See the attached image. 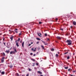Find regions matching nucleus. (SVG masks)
<instances>
[{
	"mask_svg": "<svg viewBox=\"0 0 76 76\" xmlns=\"http://www.w3.org/2000/svg\"><path fill=\"white\" fill-rule=\"evenodd\" d=\"M39 42H37V44H38V43H39Z\"/></svg>",
	"mask_w": 76,
	"mask_h": 76,
	"instance_id": "obj_41",
	"label": "nucleus"
},
{
	"mask_svg": "<svg viewBox=\"0 0 76 76\" xmlns=\"http://www.w3.org/2000/svg\"><path fill=\"white\" fill-rule=\"evenodd\" d=\"M20 43H22V41H20Z\"/></svg>",
	"mask_w": 76,
	"mask_h": 76,
	"instance_id": "obj_51",
	"label": "nucleus"
},
{
	"mask_svg": "<svg viewBox=\"0 0 76 76\" xmlns=\"http://www.w3.org/2000/svg\"><path fill=\"white\" fill-rule=\"evenodd\" d=\"M66 42L68 43V45H72V41L70 40H67L66 41Z\"/></svg>",
	"mask_w": 76,
	"mask_h": 76,
	"instance_id": "obj_1",
	"label": "nucleus"
},
{
	"mask_svg": "<svg viewBox=\"0 0 76 76\" xmlns=\"http://www.w3.org/2000/svg\"><path fill=\"white\" fill-rule=\"evenodd\" d=\"M18 30V29L16 28L15 30V31H17Z\"/></svg>",
	"mask_w": 76,
	"mask_h": 76,
	"instance_id": "obj_42",
	"label": "nucleus"
},
{
	"mask_svg": "<svg viewBox=\"0 0 76 76\" xmlns=\"http://www.w3.org/2000/svg\"><path fill=\"white\" fill-rule=\"evenodd\" d=\"M3 54L4 56H5V53H3Z\"/></svg>",
	"mask_w": 76,
	"mask_h": 76,
	"instance_id": "obj_39",
	"label": "nucleus"
},
{
	"mask_svg": "<svg viewBox=\"0 0 76 76\" xmlns=\"http://www.w3.org/2000/svg\"><path fill=\"white\" fill-rule=\"evenodd\" d=\"M60 30H61V31H63V28H61V29Z\"/></svg>",
	"mask_w": 76,
	"mask_h": 76,
	"instance_id": "obj_37",
	"label": "nucleus"
},
{
	"mask_svg": "<svg viewBox=\"0 0 76 76\" xmlns=\"http://www.w3.org/2000/svg\"><path fill=\"white\" fill-rule=\"evenodd\" d=\"M4 57H3L1 59V63H3L4 62Z\"/></svg>",
	"mask_w": 76,
	"mask_h": 76,
	"instance_id": "obj_2",
	"label": "nucleus"
},
{
	"mask_svg": "<svg viewBox=\"0 0 76 76\" xmlns=\"http://www.w3.org/2000/svg\"><path fill=\"white\" fill-rule=\"evenodd\" d=\"M26 76H29V74H27L26 75Z\"/></svg>",
	"mask_w": 76,
	"mask_h": 76,
	"instance_id": "obj_35",
	"label": "nucleus"
},
{
	"mask_svg": "<svg viewBox=\"0 0 76 76\" xmlns=\"http://www.w3.org/2000/svg\"><path fill=\"white\" fill-rule=\"evenodd\" d=\"M56 57H58V54H56Z\"/></svg>",
	"mask_w": 76,
	"mask_h": 76,
	"instance_id": "obj_26",
	"label": "nucleus"
},
{
	"mask_svg": "<svg viewBox=\"0 0 76 76\" xmlns=\"http://www.w3.org/2000/svg\"><path fill=\"white\" fill-rule=\"evenodd\" d=\"M38 36H39V37H41V33H39H39H38Z\"/></svg>",
	"mask_w": 76,
	"mask_h": 76,
	"instance_id": "obj_13",
	"label": "nucleus"
},
{
	"mask_svg": "<svg viewBox=\"0 0 76 76\" xmlns=\"http://www.w3.org/2000/svg\"><path fill=\"white\" fill-rule=\"evenodd\" d=\"M15 32H16V33H18V31H17L16 30H15Z\"/></svg>",
	"mask_w": 76,
	"mask_h": 76,
	"instance_id": "obj_33",
	"label": "nucleus"
},
{
	"mask_svg": "<svg viewBox=\"0 0 76 76\" xmlns=\"http://www.w3.org/2000/svg\"><path fill=\"white\" fill-rule=\"evenodd\" d=\"M3 41H4V38H3Z\"/></svg>",
	"mask_w": 76,
	"mask_h": 76,
	"instance_id": "obj_46",
	"label": "nucleus"
},
{
	"mask_svg": "<svg viewBox=\"0 0 76 76\" xmlns=\"http://www.w3.org/2000/svg\"><path fill=\"white\" fill-rule=\"evenodd\" d=\"M36 65L38 66V63H36Z\"/></svg>",
	"mask_w": 76,
	"mask_h": 76,
	"instance_id": "obj_40",
	"label": "nucleus"
},
{
	"mask_svg": "<svg viewBox=\"0 0 76 76\" xmlns=\"http://www.w3.org/2000/svg\"><path fill=\"white\" fill-rule=\"evenodd\" d=\"M14 51L15 53H17V51L16 50V49H15L14 50Z\"/></svg>",
	"mask_w": 76,
	"mask_h": 76,
	"instance_id": "obj_20",
	"label": "nucleus"
},
{
	"mask_svg": "<svg viewBox=\"0 0 76 76\" xmlns=\"http://www.w3.org/2000/svg\"><path fill=\"white\" fill-rule=\"evenodd\" d=\"M9 31L11 32V30H9Z\"/></svg>",
	"mask_w": 76,
	"mask_h": 76,
	"instance_id": "obj_50",
	"label": "nucleus"
},
{
	"mask_svg": "<svg viewBox=\"0 0 76 76\" xmlns=\"http://www.w3.org/2000/svg\"><path fill=\"white\" fill-rule=\"evenodd\" d=\"M72 69H71V68H69L68 69V72H70V73H71V72H72Z\"/></svg>",
	"mask_w": 76,
	"mask_h": 76,
	"instance_id": "obj_5",
	"label": "nucleus"
},
{
	"mask_svg": "<svg viewBox=\"0 0 76 76\" xmlns=\"http://www.w3.org/2000/svg\"><path fill=\"white\" fill-rule=\"evenodd\" d=\"M20 38H18V40H17V41H20Z\"/></svg>",
	"mask_w": 76,
	"mask_h": 76,
	"instance_id": "obj_28",
	"label": "nucleus"
},
{
	"mask_svg": "<svg viewBox=\"0 0 76 76\" xmlns=\"http://www.w3.org/2000/svg\"><path fill=\"white\" fill-rule=\"evenodd\" d=\"M38 73H39V74H42V73L40 71H38Z\"/></svg>",
	"mask_w": 76,
	"mask_h": 76,
	"instance_id": "obj_16",
	"label": "nucleus"
},
{
	"mask_svg": "<svg viewBox=\"0 0 76 76\" xmlns=\"http://www.w3.org/2000/svg\"><path fill=\"white\" fill-rule=\"evenodd\" d=\"M19 36H20V35H22V32H20V33L19 34Z\"/></svg>",
	"mask_w": 76,
	"mask_h": 76,
	"instance_id": "obj_22",
	"label": "nucleus"
},
{
	"mask_svg": "<svg viewBox=\"0 0 76 76\" xmlns=\"http://www.w3.org/2000/svg\"><path fill=\"white\" fill-rule=\"evenodd\" d=\"M73 23L74 25H76V22L75 21H73Z\"/></svg>",
	"mask_w": 76,
	"mask_h": 76,
	"instance_id": "obj_9",
	"label": "nucleus"
},
{
	"mask_svg": "<svg viewBox=\"0 0 76 76\" xmlns=\"http://www.w3.org/2000/svg\"><path fill=\"white\" fill-rule=\"evenodd\" d=\"M32 54H33V53H31L30 54V55H31V56H32Z\"/></svg>",
	"mask_w": 76,
	"mask_h": 76,
	"instance_id": "obj_30",
	"label": "nucleus"
},
{
	"mask_svg": "<svg viewBox=\"0 0 76 76\" xmlns=\"http://www.w3.org/2000/svg\"><path fill=\"white\" fill-rule=\"evenodd\" d=\"M28 70L29 71H31V69L29 68Z\"/></svg>",
	"mask_w": 76,
	"mask_h": 76,
	"instance_id": "obj_32",
	"label": "nucleus"
},
{
	"mask_svg": "<svg viewBox=\"0 0 76 76\" xmlns=\"http://www.w3.org/2000/svg\"><path fill=\"white\" fill-rule=\"evenodd\" d=\"M38 52L37 53V54H38Z\"/></svg>",
	"mask_w": 76,
	"mask_h": 76,
	"instance_id": "obj_56",
	"label": "nucleus"
},
{
	"mask_svg": "<svg viewBox=\"0 0 76 76\" xmlns=\"http://www.w3.org/2000/svg\"><path fill=\"white\" fill-rule=\"evenodd\" d=\"M39 24H41V23H42V22H39Z\"/></svg>",
	"mask_w": 76,
	"mask_h": 76,
	"instance_id": "obj_29",
	"label": "nucleus"
},
{
	"mask_svg": "<svg viewBox=\"0 0 76 76\" xmlns=\"http://www.w3.org/2000/svg\"><path fill=\"white\" fill-rule=\"evenodd\" d=\"M9 51H9V50H6V51H5L6 53H9Z\"/></svg>",
	"mask_w": 76,
	"mask_h": 76,
	"instance_id": "obj_12",
	"label": "nucleus"
},
{
	"mask_svg": "<svg viewBox=\"0 0 76 76\" xmlns=\"http://www.w3.org/2000/svg\"><path fill=\"white\" fill-rule=\"evenodd\" d=\"M31 44H33V42H31Z\"/></svg>",
	"mask_w": 76,
	"mask_h": 76,
	"instance_id": "obj_48",
	"label": "nucleus"
},
{
	"mask_svg": "<svg viewBox=\"0 0 76 76\" xmlns=\"http://www.w3.org/2000/svg\"><path fill=\"white\" fill-rule=\"evenodd\" d=\"M41 47L42 48V49H43V50H44L45 48H44V47L43 46L41 45Z\"/></svg>",
	"mask_w": 76,
	"mask_h": 76,
	"instance_id": "obj_14",
	"label": "nucleus"
},
{
	"mask_svg": "<svg viewBox=\"0 0 76 76\" xmlns=\"http://www.w3.org/2000/svg\"><path fill=\"white\" fill-rule=\"evenodd\" d=\"M36 51V50L35 49L33 50L34 51Z\"/></svg>",
	"mask_w": 76,
	"mask_h": 76,
	"instance_id": "obj_47",
	"label": "nucleus"
},
{
	"mask_svg": "<svg viewBox=\"0 0 76 76\" xmlns=\"http://www.w3.org/2000/svg\"><path fill=\"white\" fill-rule=\"evenodd\" d=\"M18 44H19V43L18 42H16V45L17 46V47H19V45Z\"/></svg>",
	"mask_w": 76,
	"mask_h": 76,
	"instance_id": "obj_10",
	"label": "nucleus"
},
{
	"mask_svg": "<svg viewBox=\"0 0 76 76\" xmlns=\"http://www.w3.org/2000/svg\"><path fill=\"white\" fill-rule=\"evenodd\" d=\"M70 75L71 76H73V75H72L70 74Z\"/></svg>",
	"mask_w": 76,
	"mask_h": 76,
	"instance_id": "obj_49",
	"label": "nucleus"
},
{
	"mask_svg": "<svg viewBox=\"0 0 76 76\" xmlns=\"http://www.w3.org/2000/svg\"><path fill=\"white\" fill-rule=\"evenodd\" d=\"M45 37H47V33H45Z\"/></svg>",
	"mask_w": 76,
	"mask_h": 76,
	"instance_id": "obj_21",
	"label": "nucleus"
},
{
	"mask_svg": "<svg viewBox=\"0 0 76 76\" xmlns=\"http://www.w3.org/2000/svg\"><path fill=\"white\" fill-rule=\"evenodd\" d=\"M34 56H35V54H34L33 55Z\"/></svg>",
	"mask_w": 76,
	"mask_h": 76,
	"instance_id": "obj_45",
	"label": "nucleus"
},
{
	"mask_svg": "<svg viewBox=\"0 0 76 76\" xmlns=\"http://www.w3.org/2000/svg\"><path fill=\"white\" fill-rule=\"evenodd\" d=\"M22 47L23 48L24 47V42H23V43L22 44Z\"/></svg>",
	"mask_w": 76,
	"mask_h": 76,
	"instance_id": "obj_8",
	"label": "nucleus"
},
{
	"mask_svg": "<svg viewBox=\"0 0 76 76\" xmlns=\"http://www.w3.org/2000/svg\"><path fill=\"white\" fill-rule=\"evenodd\" d=\"M0 35H1V34L0 33Z\"/></svg>",
	"mask_w": 76,
	"mask_h": 76,
	"instance_id": "obj_57",
	"label": "nucleus"
},
{
	"mask_svg": "<svg viewBox=\"0 0 76 76\" xmlns=\"http://www.w3.org/2000/svg\"><path fill=\"white\" fill-rule=\"evenodd\" d=\"M67 53H68V52H66L65 53H64V54H67Z\"/></svg>",
	"mask_w": 76,
	"mask_h": 76,
	"instance_id": "obj_27",
	"label": "nucleus"
},
{
	"mask_svg": "<svg viewBox=\"0 0 76 76\" xmlns=\"http://www.w3.org/2000/svg\"><path fill=\"white\" fill-rule=\"evenodd\" d=\"M0 43H1V42H0Z\"/></svg>",
	"mask_w": 76,
	"mask_h": 76,
	"instance_id": "obj_59",
	"label": "nucleus"
},
{
	"mask_svg": "<svg viewBox=\"0 0 76 76\" xmlns=\"http://www.w3.org/2000/svg\"><path fill=\"white\" fill-rule=\"evenodd\" d=\"M58 20V18H56V20Z\"/></svg>",
	"mask_w": 76,
	"mask_h": 76,
	"instance_id": "obj_36",
	"label": "nucleus"
},
{
	"mask_svg": "<svg viewBox=\"0 0 76 76\" xmlns=\"http://www.w3.org/2000/svg\"><path fill=\"white\" fill-rule=\"evenodd\" d=\"M72 27H73V26H70L71 28H72Z\"/></svg>",
	"mask_w": 76,
	"mask_h": 76,
	"instance_id": "obj_43",
	"label": "nucleus"
},
{
	"mask_svg": "<svg viewBox=\"0 0 76 76\" xmlns=\"http://www.w3.org/2000/svg\"><path fill=\"white\" fill-rule=\"evenodd\" d=\"M42 41V42H43V43L45 45H47V44H48V43H45V42H44V41H42V40H41Z\"/></svg>",
	"mask_w": 76,
	"mask_h": 76,
	"instance_id": "obj_3",
	"label": "nucleus"
},
{
	"mask_svg": "<svg viewBox=\"0 0 76 76\" xmlns=\"http://www.w3.org/2000/svg\"><path fill=\"white\" fill-rule=\"evenodd\" d=\"M16 75H17V76H19V74L18 73L16 74Z\"/></svg>",
	"mask_w": 76,
	"mask_h": 76,
	"instance_id": "obj_31",
	"label": "nucleus"
},
{
	"mask_svg": "<svg viewBox=\"0 0 76 76\" xmlns=\"http://www.w3.org/2000/svg\"><path fill=\"white\" fill-rule=\"evenodd\" d=\"M48 40H49V39H48Z\"/></svg>",
	"mask_w": 76,
	"mask_h": 76,
	"instance_id": "obj_53",
	"label": "nucleus"
},
{
	"mask_svg": "<svg viewBox=\"0 0 76 76\" xmlns=\"http://www.w3.org/2000/svg\"><path fill=\"white\" fill-rule=\"evenodd\" d=\"M76 70L72 71V72L73 73H76Z\"/></svg>",
	"mask_w": 76,
	"mask_h": 76,
	"instance_id": "obj_18",
	"label": "nucleus"
},
{
	"mask_svg": "<svg viewBox=\"0 0 76 76\" xmlns=\"http://www.w3.org/2000/svg\"><path fill=\"white\" fill-rule=\"evenodd\" d=\"M31 50H32V51H33V50H34V48H31Z\"/></svg>",
	"mask_w": 76,
	"mask_h": 76,
	"instance_id": "obj_38",
	"label": "nucleus"
},
{
	"mask_svg": "<svg viewBox=\"0 0 76 76\" xmlns=\"http://www.w3.org/2000/svg\"><path fill=\"white\" fill-rule=\"evenodd\" d=\"M69 58H70V57H69V56H68L67 57V60H69Z\"/></svg>",
	"mask_w": 76,
	"mask_h": 76,
	"instance_id": "obj_25",
	"label": "nucleus"
},
{
	"mask_svg": "<svg viewBox=\"0 0 76 76\" xmlns=\"http://www.w3.org/2000/svg\"><path fill=\"white\" fill-rule=\"evenodd\" d=\"M51 51H54V49L53 48H52L51 49Z\"/></svg>",
	"mask_w": 76,
	"mask_h": 76,
	"instance_id": "obj_19",
	"label": "nucleus"
},
{
	"mask_svg": "<svg viewBox=\"0 0 76 76\" xmlns=\"http://www.w3.org/2000/svg\"><path fill=\"white\" fill-rule=\"evenodd\" d=\"M4 45L5 46L6 45H5V43L4 42Z\"/></svg>",
	"mask_w": 76,
	"mask_h": 76,
	"instance_id": "obj_44",
	"label": "nucleus"
},
{
	"mask_svg": "<svg viewBox=\"0 0 76 76\" xmlns=\"http://www.w3.org/2000/svg\"><path fill=\"white\" fill-rule=\"evenodd\" d=\"M9 67H10V68H12V67H13V65H10L9 66Z\"/></svg>",
	"mask_w": 76,
	"mask_h": 76,
	"instance_id": "obj_17",
	"label": "nucleus"
},
{
	"mask_svg": "<svg viewBox=\"0 0 76 76\" xmlns=\"http://www.w3.org/2000/svg\"><path fill=\"white\" fill-rule=\"evenodd\" d=\"M56 38L58 39H61V37H60L58 36L56 37Z\"/></svg>",
	"mask_w": 76,
	"mask_h": 76,
	"instance_id": "obj_6",
	"label": "nucleus"
},
{
	"mask_svg": "<svg viewBox=\"0 0 76 76\" xmlns=\"http://www.w3.org/2000/svg\"><path fill=\"white\" fill-rule=\"evenodd\" d=\"M64 69H68V66H67L66 67H65Z\"/></svg>",
	"mask_w": 76,
	"mask_h": 76,
	"instance_id": "obj_23",
	"label": "nucleus"
},
{
	"mask_svg": "<svg viewBox=\"0 0 76 76\" xmlns=\"http://www.w3.org/2000/svg\"><path fill=\"white\" fill-rule=\"evenodd\" d=\"M36 49V48H35V50Z\"/></svg>",
	"mask_w": 76,
	"mask_h": 76,
	"instance_id": "obj_55",
	"label": "nucleus"
},
{
	"mask_svg": "<svg viewBox=\"0 0 76 76\" xmlns=\"http://www.w3.org/2000/svg\"><path fill=\"white\" fill-rule=\"evenodd\" d=\"M15 52L14 51H12L10 52V54H15Z\"/></svg>",
	"mask_w": 76,
	"mask_h": 76,
	"instance_id": "obj_4",
	"label": "nucleus"
},
{
	"mask_svg": "<svg viewBox=\"0 0 76 76\" xmlns=\"http://www.w3.org/2000/svg\"><path fill=\"white\" fill-rule=\"evenodd\" d=\"M31 60H32V61H35V60L33 58H32Z\"/></svg>",
	"mask_w": 76,
	"mask_h": 76,
	"instance_id": "obj_24",
	"label": "nucleus"
},
{
	"mask_svg": "<svg viewBox=\"0 0 76 76\" xmlns=\"http://www.w3.org/2000/svg\"><path fill=\"white\" fill-rule=\"evenodd\" d=\"M13 36H11L10 37V39H11V41L13 40Z\"/></svg>",
	"mask_w": 76,
	"mask_h": 76,
	"instance_id": "obj_7",
	"label": "nucleus"
},
{
	"mask_svg": "<svg viewBox=\"0 0 76 76\" xmlns=\"http://www.w3.org/2000/svg\"><path fill=\"white\" fill-rule=\"evenodd\" d=\"M58 54H59V52H58Z\"/></svg>",
	"mask_w": 76,
	"mask_h": 76,
	"instance_id": "obj_54",
	"label": "nucleus"
},
{
	"mask_svg": "<svg viewBox=\"0 0 76 76\" xmlns=\"http://www.w3.org/2000/svg\"><path fill=\"white\" fill-rule=\"evenodd\" d=\"M1 71L0 70V73H1Z\"/></svg>",
	"mask_w": 76,
	"mask_h": 76,
	"instance_id": "obj_52",
	"label": "nucleus"
},
{
	"mask_svg": "<svg viewBox=\"0 0 76 76\" xmlns=\"http://www.w3.org/2000/svg\"><path fill=\"white\" fill-rule=\"evenodd\" d=\"M1 75H4V74H5V72H4V71H2L1 72Z\"/></svg>",
	"mask_w": 76,
	"mask_h": 76,
	"instance_id": "obj_11",
	"label": "nucleus"
},
{
	"mask_svg": "<svg viewBox=\"0 0 76 76\" xmlns=\"http://www.w3.org/2000/svg\"><path fill=\"white\" fill-rule=\"evenodd\" d=\"M30 45H31V44H29L28 46H30Z\"/></svg>",
	"mask_w": 76,
	"mask_h": 76,
	"instance_id": "obj_34",
	"label": "nucleus"
},
{
	"mask_svg": "<svg viewBox=\"0 0 76 76\" xmlns=\"http://www.w3.org/2000/svg\"><path fill=\"white\" fill-rule=\"evenodd\" d=\"M0 66H1V65H0Z\"/></svg>",
	"mask_w": 76,
	"mask_h": 76,
	"instance_id": "obj_58",
	"label": "nucleus"
},
{
	"mask_svg": "<svg viewBox=\"0 0 76 76\" xmlns=\"http://www.w3.org/2000/svg\"><path fill=\"white\" fill-rule=\"evenodd\" d=\"M37 39V40H38V41H39L40 40H41V39L39 38H36Z\"/></svg>",
	"mask_w": 76,
	"mask_h": 76,
	"instance_id": "obj_15",
	"label": "nucleus"
}]
</instances>
